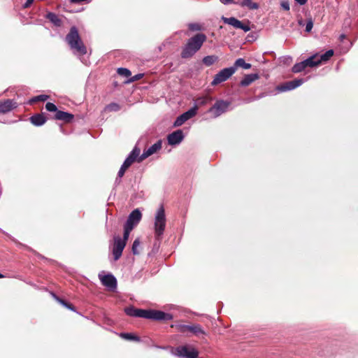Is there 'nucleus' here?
<instances>
[{
	"instance_id": "nucleus-2",
	"label": "nucleus",
	"mask_w": 358,
	"mask_h": 358,
	"mask_svg": "<svg viewBox=\"0 0 358 358\" xmlns=\"http://www.w3.org/2000/svg\"><path fill=\"white\" fill-rule=\"evenodd\" d=\"M206 36L204 34L199 33L189 38L182 48L181 52L182 58H190L199 51L203 43L206 41Z\"/></svg>"
},
{
	"instance_id": "nucleus-24",
	"label": "nucleus",
	"mask_w": 358,
	"mask_h": 358,
	"mask_svg": "<svg viewBox=\"0 0 358 358\" xmlns=\"http://www.w3.org/2000/svg\"><path fill=\"white\" fill-rule=\"evenodd\" d=\"M222 20L224 24H227L229 25H231L234 28L238 29L239 24L241 22L240 20H237L236 18L231 17H222Z\"/></svg>"
},
{
	"instance_id": "nucleus-48",
	"label": "nucleus",
	"mask_w": 358,
	"mask_h": 358,
	"mask_svg": "<svg viewBox=\"0 0 358 358\" xmlns=\"http://www.w3.org/2000/svg\"><path fill=\"white\" fill-rule=\"evenodd\" d=\"M345 35H343V34L341 35V40H343V38H345Z\"/></svg>"
},
{
	"instance_id": "nucleus-31",
	"label": "nucleus",
	"mask_w": 358,
	"mask_h": 358,
	"mask_svg": "<svg viewBox=\"0 0 358 358\" xmlns=\"http://www.w3.org/2000/svg\"><path fill=\"white\" fill-rule=\"evenodd\" d=\"M133 228H131L130 226H127L124 224V235L123 238H122V241H124V243H127V241L129 238V234L132 231Z\"/></svg>"
},
{
	"instance_id": "nucleus-46",
	"label": "nucleus",
	"mask_w": 358,
	"mask_h": 358,
	"mask_svg": "<svg viewBox=\"0 0 358 358\" xmlns=\"http://www.w3.org/2000/svg\"><path fill=\"white\" fill-rule=\"evenodd\" d=\"M143 76V74H138V75H136L135 76L133 77V78L131 79L132 81H134V80H137L138 79H140L141 78H142Z\"/></svg>"
},
{
	"instance_id": "nucleus-19",
	"label": "nucleus",
	"mask_w": 358,
	"mask_h": 358,
	"mask_svg": "<svg viewBox=\"0 0 358 358\" xmlns=\"http://www.w3.org/2000/svg\"><path fill=\"white\" fill-rule=\"evenodd\" d=\"M258 78L259 75L257 73H251L245 75L241 81L240 85L243 87L248 86L254 81L257 80Z\"/></svg>"
},
{
	"instance_id": "nucleus-25",
	"label": "nucleus",
	"mask_w": 358,
	"mask_h": 358,
	"mask_svg": "<svg viewBox=\"0 0 358 358\" xmlns=\"http://www.w3.org/2000/svg\"><path fill=\"white\" fill-rule=\"evenodd\" d=\"M46 17L55 26H61L62 20L56 14L53 13H48L46 15Z\"/></svg>"
},
{
	"instance_id": "nucleus-13",
	"label": "nucleus",
	"mask_w": 358,
	"mask_h": 358,
	"mask_svg": "<svg viewBox=\"0 0 358 358\" xmlns=\"http://www.w3.org/2000/svg\"><path fill=\"white\" fill-rule=\"evenodd\" d=\"M178 329L182 333H185L186 331H189L196 336H199L201 334H205L204 330L202 329V327L199 324L180 325L178 327Z\"/></svg>"
},
{
	"instance_id": "nucleus-37",
	"label": "nucleus",
	"mask_w": 358,
	"mask_h": 358,
	"mask_svg": "<svg viewBox=\"0 0 358 358\" xmlns=\"http://www.w3.org/2000/svg\"><path fill=\"white\" fill-rule=\"evenodd\" d=\"M120 108V106L115 103H111L106 107V110L108 111H117Z\"/></svg>"
},
{
	"instance_id": "nucleus-5",
	"label": "nucleus",
	"mask_w": 358,
	"mask_h": 358,
	"mask_svg": "<svg viewBox=\"0 0 358 358\" xmlns=\"http://www.w3.org/2000/svg\"><path fill=\"white\" fill-rule=\"evenodd\" d=\"M236 72V67H228L224 68L220 71L215 76L213 81L211 82L212 86H215L227 80L233 74Z\"/></svg>"
},
{
	"instance_id": "nucleus-7",
	"label": "nucleus",
	"mask_w": 358,
	"mask_h": 358,
	"mask_svg": "<svg viewBox=\"0 0 358 358\" xmlns=\"http://www.w3.org/2000/svg\"><path fill=\"white\" fill-rule=\"evenodd\" d=\"M146 319H151L154 320H171L173 319L172 315L166 313L160 310H146L145 317Z\"/></svg>"
},
{
	"instance_id": "nucleus-16",
	"label": "nucleus",
	"mask_w": 358,
	"mask_h": 358,
	"mask_svg": "<svg viewBox=\"0 0 358 358\" xmlns=\"http://www.w3.org/2000/svg\"><path fill=\"white\" fill-rule=\"evenodd\" d=\"M140 152V148H138L137 146H135L128 157L126 158L122 165L129 168L135 162L137 157L139 158Z\"/></svg>"
},
{
	"instance_id": "nucleus-20",
	"label": "nucleus",
	"mask_w": 358,
	"mask_h": 358,
	"mask_svg": "<svg viewBox=\"0 0 358 358\" xmlns=\"http://www.w3.org/2000/svg\"><path fill=\"white\" fill-rule=\"evenodd\" d=\"M55 119L58 120H63L64 122L69 123L73 120V115L67 112L58 110L55 114Z\"/></svg>"
},
{
	"instance_id": "nucleus-18",
	"label": "nucleus",
	"mask_w": 358,
	"mask_h": 358,
	"mask_svg": "<svg viewBox=\"0 0 358 358\" xmlns=\"http://www.w3.org/2000/svg\"><path fill=\"white\" fill-rule=\"evenodd\" d=\"M126 314L131 317H145L146 310L135 308L132 306L127 307L124 310Z\"/></svg>"
},
{
	"instance_id": "nucleus-44",
	"label": "nucleus",
	"mask_w": 358,
	"mask_h": 358,
	"mask_svg": "<svg viewBox=\"0 0 358 358\" xmlns=\"http://www.w3.org/2000/svg\"><path fill=\"white\" fill-rule=\"evenodd\" d=\"M34 0H27L25 3L24 4V8H28L29 7L31 3H33Z\"/></svg>"
},
{
	"instance_id": "nucleus-22",
	"label": "nucleus",
	"mask_w": 358,
	"mask_h": 358,
	"mask_svg": "<svg viewBox=\"0 0 358 358\" xmlns=\"http://www.w3.org/2000/svg\"><path fill=\"white\" fill-rule=\"evenodd\" d=\"M234 3L239 5L241 7H246L250 10H256L259 8V5L257 3L252 2L251 0H243L241 1H236Z\"/></svg>"
},
{
	"instance_id": "nucleus-29",
	"label": "nucleus",
	"mask_w": 358,
	"mask_h": 358,
	"mask_svg": "<svg viewBox=\"0 0 358 358\" xmlns=\"http://www.w3.org/2000/svg\"><path fill=\"white\" fill-rule=\"evenodd\" d=\"M213 98L210 96H201L196 99V103L200 106H204L211 102Z\"/></svg>"
},
{
	"instance_id": "nucleus-12",
	"label": "nucleus",
	"mask_w": 358,
	"mask_h": 358,
	"mask_svg": "<svg viewBox=\"0 0 358 358\" xmlns=\"http://www.w3.org/2000/svg\"><path fill=\"white\" fill-rule=\"evenodd\" d=\"M142 214L138 209L134 210L129 215L125 225L134 228L141 221Z\"/></svg>"
},
{
	"instance_id": "nucleus-45",
	"label": "nucleus",
	"mask_w": 358,
	"mask_h": 358,
	"mask_svg": "<svg viewBox=\"0 0 358 358\" xmlns=\"http://www.w3.org/2000/svg\"><path fill=\"white\" fill-rule=\"evenodd\" d=\"M224 4H228L230 3H234V0H220Z\"/></svg>"
},
{
	"instance_id": "nucleus-32",
	"label": "nucleus",
	"mask_w": 358,
	"mask_h": 358,
	"mask_svg": "<svg viewBox=\"0 0 358 358\" xmlns=\"http://www.w3.org/2000/svg\"><path fill=\"white\" fill-rule=\"evenodd\" d=\"M53 297L59 302L62 305H63L64 306H65L66 308L73 310V311H75V308L74 307L71 305V304H69L68 303H66L65 301L59 299V297H57L55 294H52Z\"/></svg>"
},
{
	"instance_id": "nucleus-9",
	"label": "nucleus",
	"mask_w": 358,
	"mask_h": 358,
	"mask_svg": "<svg viewBox=\"0 0 358 358\" xmlns=\"http://www.w3.org/2000/svg\"><path fill=\"white\" fill-rule=\"evenodd\" d=\"M126 244L127 243H124V241H122V238L120 236H117L114 237L113 255L115 261H117L120 258Z\"/></svg>"
},
{
	"instance_id": "nucleus-6",
	"label": "nucleus",
	"mask_w": 358,
	"mask_h": 358,
	"mask_svg": "<svg viewBox=\"0 0 358 358\" xmlns=\"http://www.w3.org/2000/svg\"><path fill=\"white\" fill-rule=\"evenodd\" d=\"M230 105V101L217 100L215 103L208 110V112L212 113L213 117H217L222 113H225L228 110Z\"/></svg>"
},
{
	"instance_id": "nucleus-40",
	"label": "nucleus",
	"mask_w": 358,
	"mask_h": 358,
	"mask_svg": "<svg viewBox=\"0 0 358 358\" xmlns=\"http://www.w3.org/2000/svg\"><path fill=\"white\" fill-rule=\"evenodd\" d=\"M313 27V20L311 18H310L306 24V31H307V32L311 31Z\"/></svg>"
},
{
	"instance_id": "nucleus-14",
	"label": "nucleus",
	"mask_w": 358,
	"mask_h": 358,
	"mask_svg": "<svg viewBox=\"0 0 358 358\" xmlns=\"http://www.w3.org/2000/svg\"><path fill=\"white\" fill-rule=\"evenodd\" d=\"M99 276L102 285H103L108 289L110 290H113L116 288L117 280L113 275L108 274L102 276L99 275Z\"/></svg>"
},
{
	"instance_id": "nucleus-3",
	"label": "nucleus",
	"mask_w": 358,
	"mask_h": 358,
	"mask_svg": "<svg viewBox=\"0 0 358 358\" xmlns=\"http://www.w3.org/2000/svg\"><path fill=\"white\" fill-rule=\"evenodd\" d=\"M166 224L165 210L162 205L157 209L155 215L154 230L155 238L160 240L164 232Z\"/></svg>"
},
{
	"instance_id": "nucleus-26",
	"label": "nucleus",
	"mask_w": 358,
	"mask_h": 358,
	"mask_svg": "<svg viewBox=\"0 0 358 358\" xmlns=\"http://www.w3.org/2000/svg\"><path fill=\"white\" fill-rule=\"evenodd\" d=\"M232 67H236V71L237 70L238 67H241L244 69H249L251 68V64L249 63H246L243 58H239L236 60L234 66H233Z\"/></svg>"
},
{
	"instance_id": "nucleus-11",
	"label": "nucleus",
	"mask_w": 358,
	"mask_h": 358,
	"mask_svg": "<svg viewBox=\"0 0 358 358\" xmlns=\"http://www.w3.org/2000/svg\"><path fill=\"white\" fill-rule=\"evenodd\" d=\"M162 148V141H158L157 143L153 144L152 146L148 148L147 150H145L143 154L138 159V162H142L148 157L156 153Z\"/></svg>"
},
{
	"instance_id": "nucleus-27",
	"label": "nucleus",
	"mask_w": 358,
	"mask_h": 358,
	"mask_svg": "<svg viewBox=\"0 0 358 358\" xmlns=\"http://www.w3.org/2000/svg\"><path fill=\"white\" fill-rule=\"evenodd\" d=\"M334 55V51L332 50H327L325 53L320 55H318L317 60L320 61V65L322 62H327Z\"/></svg>"
},
{
	"instance_id": "nucleus-42",
	"label": "nucleus",
	"mask_w": 358,
	"mask_h": 358,
	"mask_svg": "<svg viewBox=\"0 0 358 358\" xmlns=\"http://www.w3.org/2000/svg\"><path fill=\"white\" fill-rule=\"evenodd\" d=\"M127 169V167L124 166V165H122L117 173L118 177L122 178Z\"/></svg>"
},
{
	"instance_id": "nucleus-35",
	"label": "nucleus",
	"mask_w": 358,
	"mask_h": 358,
	"mask_svg": "<svg viewBox=\"0 0 358 358\" xmlns=\"http://www.w3.org/2000/svg\"><path fill=\"white\" fill-rule=\"evenodd\" d=\"M140 246V241L138 238H136L134 243H133V245H132V248H131V250H132V252L134 255H138L139 254V251L138 250V247Z\"/></svg>"
},
{
	"instance_id": "nucleus-21",
	"label": "nucleus",
	"mask_w": 358,
	"mask_h": 358,
	"mask_svg": "<svg viewBox=\"0 0 358 358\" xmlns=\"http://www.w3.org/2000/svg\"><path fill=\"white\" fill-rule=\"evenodd\" d=\"M318 54H315L306 59L303 60V62L304 63L306 68L307 67H316L320 66V61L317 60Z\"/></svg>"
},
{
	"instance_id": "nucleus-36",
	"label": "nucleus",
	"mask_w": 358,
	"mask_h": 358,
	"mask_svg": "<svg viewBox=\"0 0 358 358\" xmlns=\"http://www.w3.org/2000/svg\"><path fill=\"white\" fill-rule=\"evenodd\" d=\"M117 73L119 75L124 76L126 78L130 76L131 74V71L126 68H119L117 69Z\"/></svg>"
},
{
	"instance_id": "nucleus-17",
	"label": "nucleus",
	"mask_w": 358,
	"mask_h": 358,
	"mask_svg": "<svg viewBox=\"0 0 358 358\" xmlns=\"http://www.w3.org/2000/svg\"><path fill=\"white\" fill-rule=\"evenodd\" d=\"M17 107V103L11 99L0 102V113H6Z\"/></svg>"
},
{
	"instance_id": "nucleus-38",
	"label": "nucleus",
	"mask_w": 358,
	"mask_h": 358,
	"mask_svg": "<svg viewBox=\"0 0 358 358\" xmlns=\"http://www.w3.org/2000/svg\"><path fill=\"white\" fill-rule=\"evenodd\" d=\"M45 108L47 110H48L50 112H56L57 113V111H58L57 106L54 103H50V102H48L46 103Z\"/></svg>"
},
{
	"instance_id": "nucleus-30",
	"label": "nucleus",
	"mask_w": 358,
	"mask_h": 358,
	"mask_svg": "<svg viewBox=\"0 0 358 358\" xmlns=\"http://www.w3.org/2000/svg\"><path fill=\"white\" fill-rule=\"evenodd\" d=\"M306 66L304 63L302 62L295 64L292 67V72L294 73H300L304 69H306Z\"/></svg>"
},
{
	"instance_id": "nucleus-49",
	"label": "nucleus",
	"mask_w": 358,
	"mask_h": 358,
	"mask_svg": "<svg viewBox=\"0 0 358 358\" xmlns=\"http://www.w3.org/2000/svg\"><path fill=\"white\" fill-rule=\"evenodd\" d=\"M3 277H4V275H2L1 273H0V278H3Z\"/></svg>"
},
{
	"instance_id": "nucleus-8",
	"label": "nucleus",
	"mask_w": 358,
	"mask_h": 358,
	"mask_svg": "<svg viewBox=\"0 0 358 358\" xmlns=\"http://www.w3.org/2000/svg\"><path fill=\"white\" fill-rule=\"evenodd\" d=\"M198 106L195 105L189 110L178 116L173 123L174 127H180L186 121L194 117L197 113Z\"/></svg>"
},
{
	"instance_id": "nucleus-34",
	"label": "nucleus",
	"mask_w": 358,
	"mask_h": 358,
	"mask_svg": "<svg viewBox=\"0 0 358 358\" xmlns=\"http://www.w3.org/2000/svg\"><path fill=\"white\" fill-rule=\"evenodd\" d=\"M188 28L190 31H198L202 29V26L199 23H189Z\"/></svg>"
},
{
	"instance_id": "nucleus-10",
	"label": "nucleus",
	"mask_w": 358,
	"mask_h": 358,
	"mask_svg": "<svg viewBox=\"0 0 358 358\" xmlns=\"http://www.w3.org/2000/svg\"><path fill=\"white\" fill-rule=\"evenodd\" d=\"M304 83L303 78L295 79L291 81L286 82L277 87V90L279 92H287L294 90L295 88L301 86Z\"/></svg>"
},
{
	"instance_id": "nucleus-15",
	"label": "nucleus",
	"mask_w": 358,
	"mask_h": 358,
	"mask_svg": "<svg viewBox=\"0 0 358 358\" xmlns=\"http://www.w3.org/2000/svg\"><path fill=\"white\" fill-rule=\"evenodd\" d=\"M184 138L183 132L182 130H176L167 136V141L169 145H176L180 144Z\"/></svg>"
},
{
	"instance_id": "nucleus-41",
	"label": "nucleus",
	"mask_w": 358,
	"mask_h": 358,
	"mask_svg": "<svg viewBox=\"0 0 358 358\" xmlns=\"http://www.w3.org/2000/svg\"><path fill=\"white\" fill-rule=\"evenodd\" d=\"M238 29H243L245 32H247L250 30V27L248 24H243L241 22Z\"/></svg>"
},
{
	"instance_id": "nucleus-28",
	"label": "nucleus",
	"mask_w": 358,
	"mask_h": 358,
	"mask_svg": "<svg viewBox=\"0 0 358 358\" xmlns=\"http://www.w3.org/2000/svg\"><path fill=\"white\" fill-rule=\"evenodd\" d=\"M202 61L206 66H210L218 61V57L215 55H208L204 57Z\"/></svg>"
},
{
	"instance_id": "nucleus-47",
	"label": "nucleus",
	"mask_w": 358,
	"mask_h": 358,
	"mask_svg": "<svg viewBox=\"0 0 358 358\" xmlns=\"http://www.w3.org/2000/svg\"><path fill=\"white\" fill-rule=\"evenodd\" d=\"M297 3H299L300 5H304L307 0H295Z\"/></svg>"
},
{
	"instance_id": "nucleus-1",
	"label": "nucleus",
	"mask_w": 358,
	"mask_h": 358,
	"mask_svg": "<svg viewBox=\"0 0 358 358\" xmlns=\"http://www.w3.org/2000/svg\"><path fill=\"white\" fill-rule=\"evenodd\" d=\"M66 41L73 53L79 57L80 59H82L81 57L87 54V48L82 41L76 27L71 28L69 33L66 36Z\"/></svg>"
},
{
	"instance_id": "nucleus-39",
	"label": "nucleus",
	"mask_w": 358,
	"mask_h": 358,
	"mask_svg": "<svg viewBox=\"0 0 358 358\" xmlns=\"http://www.w3.org/2000/svg\"><path fill=\"white\" fill-rule=\"evenodd\" d=\"M48 98H49V96L48 95L41 94V95H39V96H35L34 98H33L32 101H45Z\"/></svg>"
},
{
	"instance_id": "nucleus-43",
	"label": "nucleus",
	"mask_w": 358,
	"mask_h": 358,
	"mask_svg": "<svg viewBox=\"0 0 358 358\" xmlns=\"http://www.w3.org/2000/svg\"><path fill=\"white\" fill-rule=\"evenodd\" d=\"M281 7L285 10H289V4L287 1H283L281 3Z\"/></svg>"
},
{
	"instance_id": "nucleus-33",
	"label": "nucleus",
	"mask_w": 358,
	"mask_h": 358,
	"mask_svg": "<svg viewBox=\"0 0 358 358\" xmlns=\"http://www.w3.org/2000/svg\"><path fill=\"white\" fill-rule=\"evenodd\" d=\"M120 336L124 339H127V340H130V341H139V338L131 334H129V333H122L120 334Z\"/></svg>"
},
{
	"instance_id": "nucleus-50",
	"label": "nucleus",
	"mask_w": 358,
	"mask_h": 358,
	"mask_svg": "<svg viewBox=\"0 0 358 358\" xmlns=\"http://www.w3.org/2000/svg\"><path fill=\"white\" fill-rule=\"evenodd\" d=\"M299 23L300 25H302V21L301 20L299 21Z\"/></svg>"
},
{
	"instance_id": "nucleus-4",
	"label": "nucleus",
	"mask_w": 358,
	"mask_h": 358,
	"mask_svg": "<svg viewBox=\"0 0 358 358\" xmlns=\"http://www.w3.org/2000/svg\"><path fill=\"white\" fill-rule=\"evenodd\" d=\"M171 353L179 358H199V350L192 345L186 344L171 348Z\"/></svg>"
},
{
	"instance_id": "nucleus-23",
	"label": "nucleus",
	"mask_w": 358,
	"mask_h": 358,
	"mask_svg": "<svg viewBox=\"0 0 358 358\" xmlns=\"http://www.w3.org/2000/svg\"><path fill=\"white\" fill-rule=\"evenodd\" d=\"M31 122L35 126H41L45 121V117L41 114H36L30 117Z\"/></svg>"
}]
</instances>
